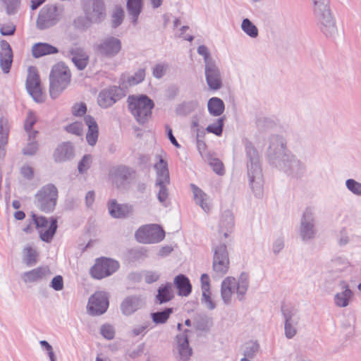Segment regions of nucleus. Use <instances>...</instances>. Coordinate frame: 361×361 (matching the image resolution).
<instances>
[{
	"instance_id": "1",
	"label": "nucleus",
	"mask_w": 361,
	"mask_h": 361,
	"mask_svg": "<svg viewBox=\"0 0 361 361\" xmlns=\"http://www.w3.org/2000/svg\"><path fill=\"white\" fill-rule=\"evenodd\" d=\"M268 157L272 164L293 176H300L305 171V166L300 161L286 152L284 140L280 136L274 135L271 137Z\"/></svg>"
},
{
	"instance_id": "2",
	"label": "nucleus",
	"mask_w": 361,
	"mask_h": 361,
	"mask_svg": "<svg viewBox=\"0 0 361 361\" xmlns=\"http://www.w3.org/2000/svg\"><path fill=\"white\" fill-rule=\"evenodd\" d=\"M250 286L249 276L247 273H241L238 278L225 277L221 283L220 295L224 304L229 305L235 295L239 301H243Z\"/></svg>"
},
{
	"instance_id": "3",
	"label": "nucleus",
	"mask_w": 361,
	"mask_h": 361,
	"mask_svg": "<svg viewBox=\"0 0 361 361\" xmlns=\"http://www.w3.org/2000/svg\"><path fill=\"white\" fill-rule=\"evenodd\" d=\"M71 74L68 66L59 62L55 64L49 74V94L56 99L68 86Z\"/></svg>"
},
{
	"instance_id": "4",
	"label": "nucleus",
	"mask_w": 361,
	"mask_h": 361,
	"mask_svg": "<svg viewBox=\"0 0 361 361\" xmlns=\"http://www.w3.org/2000/svg\"><path fill=\"white\" fill-rule=\"evenodd\" d=\"M32 224L30 223L24 231L31 233L33 228L37 231L39 238L45 243H50L57 229V219L54 217L46 218L36 214L32 215Z\"/></svg>"
},
{
	"instance_id": "5",
	"label": "nucleus",
	"mask_w": 361,
	"mask_h": 361,
	"mask_svg": "<svg viewBox=\"0 0 361 361\" xmlns=\"http://www.w3.org/2000/svg\"><path fill=\"white\" fill-rule=\"evenodd\" d=\"M247 176L250 187L256 196H260L263 191V175L259 155L255 149L247 150Z\"/></svg>"
},
{
	"instance_id": "6",
	"label": "nucleus",
	"mask_w": 361,
	"mask_h": 361,
	"mask_svg": "<svg viewBox=\"0 0 361 361\" xmlns=\"http://www.w3.org/2000/svg\"><path fill=\"white\" fill-rule=\"evenodd\" d=\"M321 32L329 39L338 42L344 38V30L331 11L315 17Z\"/></svg>"
},
{
	"instance_id": "7",
	"label": "nucleus",
	"mask_w": 361,
	"mask_h": 361,
	"mask_svg": "<svg viewBox=\"0 0 361 361\" xmlns=\"http://www.w3.org/2000/svg\"><path fill=\"white\" fill-rule=\"evenodd\" d=\"M212 276L214 279H219L229 271L230 259L225 243L214 241Z\"/></svg>"
},
{
	"instance_id": "8",
	"label": "nucleus",
	"mask_w": 361,
	"mask_h": 361,
	"mask_svg": "<svg viewBox=\"0 0 361 361\" xmlns=\"http://www.w3.org/2000/svg\"><path fill=\"white\" fill-rule=\"evenodd\" d=\"M128 102L132 114L139 123H144L151 115L153 102L146 95L130 96Z\"/></svg>"
},
{
	"instance_id": "9",
	"label": "nucleus",
	"mask_w": 361,
	"mask_h": 361,
	"mask_svg": "<svg viewBox=\"0 0 361 361\" xmlns=\"http://www.w3.org/2000/svg\"><path fill=\"white\" fill-rule=\"evenodd\" d=\"M27 73L25 81L27 92L36 103L44 102L46 99V94L37 68L35 66H29Z\"/></svg>"
},
{
	"instance_id": "10",
	"label": "nucleus",
	"mask_w": 361,
	"mask_h": 361,
	"mask_svg": "<svg viewBox=\"0 0 361 361\" xmlns=\"http://www.w3.org/2000/svg\"><path fill=\"white\" fill-rule=\"evenodd\" d=\"M63 8L55 4L47 5L39 11L36 26L39 30H46L54 26L62 18Z\"/></svg>"
},
{
	"instance_id": "11",
	"label": "nucleus",
	"mask_w": 361,
	"mask_h": 361,
	"mask_svg": "<svg viewBox=\"0 0 361 361\" xmlns=\"http://www.w3.org/2000/svg\"><path fill=\"white\" fill-rule=\"evenodd\" d=\"M57 198L56 187L54 184L49 183L42 187L35 195V204L40 210L49 212L54 209Z\"/></svg>"
},
{
	"instance_id": "12",
	"label": "nucleus",
	"mask_w": 361,
	"mask_h": 361,
	"mask_svg": "<svg viewBox=\"0 0 361 361\" xmlns=\"http://www.w3.org/2000/svg\"><path fill=\"white\" fill-rule=\"evenodd\" d=\"M82 8L88 23L87 27L92 23H99L106 18L103 0H82Z\"/></svg>"
},
{
	"instance_id": "13",
	"label": "nucleus",
	"mask_w": 361,
	"mask_h": 361,
	"mask_svg": "<svg viewBox=\"0 0 361 361\" xmlns=\"http://www.w3.org/2000/svg\"><path fill=\"white\" fill-rule=\"evenodd\" d=\"M156 171V186L159 187L158 200L160 202H164L168 197V191L166 186L170 183L169 172L167 162L161 157H159V161L155 164Z\"/></svg>"
},
{
	"instance_id": "14",
	"label": "nucleus",
	"mask_w": 361,
	"mask_h": 361,
	"mask_svg": "<svg viewBox=\"0 0 361 361\" xmlns=\"http://www.w3.org/2000/svg\"><path fill=\"white\" fill-rule=\"evenodd\" d=\"M118 267L119 264L117 261L110 258L101 257L96 259L90 272L94 279H102L111 276Z\"/></svg>"
},
{
	"instance_id": "15",
	"label": "nucleus",
	"mask_w": 361,
	"mask_h": 361,
	"mask_svg": "<svg viewBox=\"0 0 361 361\" xmlns=\"http://www.w3.org/2000/svg\"><path fill=\"white\" fill-rule=\"evenodd\" d=\"M164 230L157 224L145 225L135 232L136 240L142 243H156L164 238Z\"/></svg>"
},
{
	"instance_id": "16",
	"label": "nucleus",
	"mask_w": 361,
	"mask_h": 361,
	"mask_svg": "<svg viewBox=\"0 0 361 361\" xmlns=\"http://www.w3.org/2000/svg\"><path fill=\"white\" fill-rule=\"evenodd\" d=\"M317 228L314 224V210L312 208L305 209L300 221V236L303 241H310L315 238Z\"/></svg>"
},
{
	"instance_id": "17",
	"label": "nucleus",
	"mask_w": 361,
	"mask_h": 361,
	"mask_svg": "<svg viewBox=\"0 0 361 361\" xmlns=\"http://www.w3.org/2000/svg\"><path fill=\"white\" fill-rule=\"evenodd\" d=\"M94 49L99 55L111 59L121 50V42L115 37L109 36L102 39L95 45Z\"/></svg>"
},
{
	"instance_id": "18",
	"label": "nucleus",
	"mask_w": 361,
	"mask_h": 361,
	"mask_svg": "<svg viewBox=\"0 0 361 361\" xmlns=\"http://www.w3.org/2000/svg\"><path fill=\"white\" fill-rule=\"evenodd\" d=\"M108 307L109 298L107 293L103 291H97L90 297L87 310L90 315L98 316L106 312Z\"/></svg>"
},
{
	"instance_id": "19",
	"label": "nucleus",
	"mask_w": 361,
	"mask_h": 361,
	"mask_svg": "<svg viewBox=\"0 0 361 361\" xmlns=\"http://www.w3.org/2000/svg\"><path fill=\"white\" fill-rule=\"evenodd\" d=\"M188 331L178 334L176 337L173 353L177 361H188L192 354L188 343Z\"/></svg>"
},
{
	"instance_id": "20",
	"label": "nucleus",
	"mask_w": 361,
	"mask_h": 361,
	"mask_svg": "<svg viewBox=\"0 0 361 361\" xmlns=\"http://www.w3.org/2000/svg\"><path fill=\"white\" fill-rule=\"evenodd\" d=\"M145 305V298L142 295H132L126 297L120 305L121 313L130 316L142 308Z\"/></svg>"
},
{
	"instance_id": "21",
	"label": "nucleus",
	"mask_w": 361,
	"mask_h": 361,
	"mask_svg": "<svg viewBox=\"0 0 361 361\" xmlns=\"http://www.w3.org/2000/svg\"><path fill=\"white\" fill-rule=\"evenodd\" d=\"M123 97L122 90L115 86L103 90L98 95L97 103L102 108L111 106Z\"/></svg>"
},
{
	"instance_id": "22",
	"label": "nucleus",
	"mask_w": 361,
	"mask_h": 361,
	"mask_svg": "<svg viewBox=\"0 0 361 361\" xmlns=\"http://www.w3.org/2000/svg\"><path fill=\"white\" fill-rule=\"evenodd\" d=\"M207 84L212 90H219L223 87L221 73L217 64L204 68Z\"/></svg>"
},
{
	"instance_id": "23",
	"label": "nucleus",
	"mask_w": 361,
	"mask_h": 361,
	"mask_svg": "<svg viewBox=\"0 0 361 361\" xmlns=\"http://www.w3.org/2000/svg\"><path fill=\"white\" fill-rule=\"evenodd\" d=\"M338 285L341 290L334 295V303L338 307H346L350 304L353 298V293L346 281H340Z\"/></svg>"
},
{
	"instance_id": "24",
	"label": "nucleus",
	"mask_w": 361,
	"mask_h": 361,
	"mask_svg": "<svg viewBox=\"0 0 361 361\" xmlns=\"http://www.w3.org/2000/svg\"><path fill=\"white\" fill-rule=\"evenodd\" d=\"M285 336L288 339L293 338L298 333L299 317L294 312H283Z\"/></svg>"
},
{
	"instance_id": "25",
	"label": "nucleus",
	"mask_w": 361,
	"mask_h": 361,
	"mask_svg": "<svg viewBox=\"0 0 361 361\" xmlns=\"http://www.w3.org/2000/svg\"><path fill=\"white\" fill-rule=\"evenodd\" d=\"M74 157V148L71 142H63L57 146L53 153L56 162L62 163L71 160Z\"/></svg>"
},
{
	"instance_id": "26",
	"label": "nucleus",
	"mask_w": 361,
	"mask_h": 361,
	"mask_svg": "<svg viewBox=\"0 0 361 361\" xmlns=\"http://www.w3.org/2000/svg\"><path fill=\"white\" fill-rule=\"evenodd\" d=\"M0 66L4 73H8L13 61V52L9 44L5 41L0 42Z\"/></svg>"
},
{
	"instance_id": "27",
	"label": "nucleus",
	"mask_w": 361,
	"mask_h": 361,
	"mask_svg": "<svg viewBox=\"0 0 361 361\" xmlns=\"http://www.w3.org/2000/svg\"><path fill=\"white\" fill-rule=\"evenodd\" d=\"M71 60L78 70H84L89 63V56L84 49L72 48L70 51Z\"/></svg>"
},
{
	"instance_id": "28",
	"label": "nucleus",
	"mask_w": 361,
	"mask_h": 361,
	"mask_svg": "<svg viewBox=\"0 0 361 361\" xmlns=\"http://www.w3.org/2000/svg\"><path fill=\"white\" fill-rule=\"evenodd\" d=\"M109 212L114 218H124L133 213V207L130 204H120L115 200H112L109 204Z\"/></svg>"
},
{
	"instance_id": "29",
	"label": "nucleus",
	"mask_w": 361,
	"mask_h": 361,
	"mask_svg": "<svg viewBox=\"0 0 361 361\" xmlns=\"http://www.w3.org/2000/svg\"><path fill=\"white\" fill-rule=\"evenodd\" d=\"M31 52L33 57L39 58L46 55L57 54L59 49L49 43L38 42L32 46Z\"/></svg>"
},
{
	"instance_id": "30",
	"label": "nucleus",
	"mask_w": 361,
	"mask_h": 361,
	"mask_svg": "<svg viewBox=\"0 0 361 361\" xmlns=\"http://www.w3.org/2000/svg\"><path fill=\"white\" fill-rule=\"evenodd\" d=\"M51 274L52 273L49 267H39L32 271L25 273L24 281L34 282L38 280H42L48 278Z\"/></svg>"
},
{
	"instance_id": "31",
	"label": "nucleus",
	"mask_w": 361,
	"mask_h": 361,
	"mask_svg": "<svg viewBox=\"0 0 361 361\" xmlns=\"http://www.w3.org/2000/svg\"><path fill=\"white\" fill-rule=\"evenodd\" d=\"M233 226V215L230 211H226L222 214L219 221L218 228L219 238H221V235L224 238H227Z\"/></svg>"
},
{
	"instance_id": "32",
	"label": "nucleus",
	"mask_w": 361,
	"mask_h": 361,
	"mask_svg": "<svg viewBox=\"0 0 361 361\" xmlns=\"http://www.w3.org/2000/svg\"><path fill=\"white\" fill-rule=\"evenodd\" d=\"M39 133L37 130H28L27 138L24 143V155H34L38 150L39 143L37 139Z\"/></svg>"
},
{
	"instance_id": "33",
	"label": "nucleus",
	"mask_w": 361,
	"mask_h": 361,
	"mask_svg": "<svg viewBox=\"0 0 361 361\" xmlns=\"http://www.w3.org/2000/svg\"><path fill=\"white\" fill-rule=\"evenodd\" d=\"M85 121L88 127V131L86 135L87 141L90 145L94 146L98 138V126L94 119L90 116H85Z\"/></svg>"
},
{
	"instance_id": "34",
	"label": "nucleus",
	"mask_w": 361,
	"mask_h": 361,
	"mask_svg": "<svg viewBox=\"0 0 361 361\" xmlns=\"http://www.w3.org/2000/svg\"><path fill=\"white\" fill-rule=\"evenodd\" d=\"M190 187L195 202L199 204L204 212H209L211 209V204L207 195L194 184H191Z\"/></svg>"
},
{
	"instance_id": "35",
	"label": "nucleus",
	"mask_w": 361,
	"mask_h": 361,
	"mask_svg": "<svg viewBox=\"0 0 361 361\" xmlns=\"http://www.w3.org/2000/svg\"><path fill=\"white\" fill-rule=\"evenodd\" d=\"M173 283L178 290V295L187 297L192 290V286L187 276L183 274H179L174 278Z\"/></svg>"
},
{
	"instance_id": "36",
	"label": "nucleus",
	"mask_w": 361,
	"mask_h": 361,
	"mask_svg": "<svg viewBox=\"0 0 361 361\" xmlns=\"http://www.w3.org/2000/svg\"><path fill=\"white\" fill-rule=\"evenodd\" d=\"M174 297V292L173 285L171 283L161 284L158 290L156 295V299L159 304H163L169 302Z\"/></svg>"
},
{
	"instance_id": "37",
	"label": "nucleus",
	"mask_w": 361,
	"mask_h": 361,
	"mask_svg": "<svg viewBox=\"0 0 361 361\" xmlns=\"http://www.w3.org/2000/svg\"><path fill=\"white\" fill-rule=\"evenodd\" d=\"M143 6V0H128L127 10L131 18L132 23L136 25L140 13L142 11Z\"/></svg>"
},
{
	"instance_id": "38",
	"label": "nucleus",
	"mask_w": 361,
	"mask_h": 361,
	"mask_svg": "<svg viewBox=\"0 0 361 361\" xmlns=\"http://www.w3.org/2000/svg\"><path fill=\"white\" fill-rule=\"evenodd\" d=\"M39 252L36 246L27 245L24 248V262L30 266L35 265L38 261Z\"/></svg>"
},
{
	"instance_id": "39",
	"label": "nucleus",
	"mask_w": 361,
	"mask_h": 361,
	"mask_svg": "<svg viewBox=\"0 0 361 361\" xmlns=\"http://www.w3.org/2000/svg\"><path fill=\"white\" fill-rule=\"evenodd\" d=\"M130 174V169L123 165L113 166L109 170L110 177L115 180H126Z\"/></svg>"
},
{
	"instance_id": "40",
	"label": "nucleus",
	"mask_w": 361,
	"mask_h": 361,
	"mask_svg": "<svg viewBox=\"0 0 361 361\" xmlns=\"http://www.w3.org/2000/svg\"><path fill=\"white\" fill-rule=\"evenodd\" d=\"M207 108L210 114L219 116L224 111V103L218 97H212L208 101Z\"/></svg>"
},
{
	"instance_id": "41",
	"label": "nucleus",
	"mask_w": 361,
	"mask_h": 361,
	"mask_svg": "<svg viewBox=\"0 0 361 361\" xmlns=\"http://www.w3.org/2000/svg\"><path fill=\"white\" fill-rule=\"evenodd\" d=\"M312 3L314 17L331 11L329 0H312Z\"/></svg>"
},
{
	"instance_id": "42",
	"label": "nucleus",
	"mask_w": 361,
	"mask_h": 361,
	"mask_svg": "<svg viewBox=\"0 0 361 361\" xmlns=\"http://www.w3.org/2000/svg\"><path fill=\"white\" fill-rule=\"evenodd\" d=\"M242 31L250 38H257L259 35V30L257 26L248 18H244L241 23Z\"/></svg>"
},
{
	"instance_id": "43",
	"label": "nucleus",
	"mask_w": 361,
	"mask_h": 361,
	"mask_svg": "<svg viewBox=\"0 0 361 361\" xmlns=\"http://www.w3.org/2000/svg\"><path fill=\"white\" fill-rule=\"evenodd\" d=\"M173 312L172 308H166L164 311L151 313L152 322L156 324H164Z\"/></svg>"
},
{
	"instance_id": "44",
	"label": "nucleus",
	"mask_w": 361,
	"mask_h": 361,
	"mask_svg": "<svg viewBox=\"0 0 361 361\" xmlns=\"http://www.w3.org/2000/svg\"><path fill=\"white\" fill-rule=\"evenodd\" d=\"M197 54L203 57L204 68L216 64L215 60L212 58L209 49L205 45H200L197 49Z\"/></svg>"
},
{
	"instance_id": "45",
	"label": "nucleus",
	"mask_w": 361,
	"mask_h": 361,
	"mask_svg": "<svg viewBox=\"0 0 361 361\" xmlns=\"http://www.w3.org/2000/svg\"><path fill=\"white\" fill-rule=\"evenodd\" d=\"M150 326V322L148 321L143 322L139 324L135 325L130 330V335L133 337L144 336L148 328Z\"/></svg>"
},
{
	"instance_id": "46",
	"label": "nucleus",
	"mask_w": 361,
	"mask_h": 361,
	"mask_svg": "<svg viewBox=\"0 0 361 361\" xmlns=\"http://www.w3.org/2000/svg\"><path fill=\"white\" fill-rule=\"evenodd\" d=\"M8 122L5 118L0 119V149L7 143Z\"/></svg>"
},
{
	"instance_id": "47",
	"label": "nucleus",
	"mask_w": 361,
	"mask_h": 361,
	"mask_svg": "<svg viewBox=\"0 0 361 361\" xmlns=\"http://www.w3.org/2000/svg\"><path fill=\"white\" fill-rule=\"evenodd\" d=\"M223 126H224V118H219L216 119V121L214 123L209 124L207 127L206 130L208 133H214L216 135L219 136V135H221L222 133Z\"/></svg>"
},
{
	"instance_id": "48",
	"label": "nucleus",
	"mask_w": 361,
	"mask_h": 361,
	"mask_svg": "<svg viewBox=\"0 0 361 361\" xmlns=\"http://www.w3.org/2000/svg\"><path fill=\"white\" fill-rule=\"evenodd\" d=\"M201 303L209 310L215 309L216 302L212 298L211 291L202 293Z\"/></svg>"
},
{
	"instance_id": "49",
	"label": "nucleus",
	"mask_w": 361,
	"mask_h": 361,
	"mask_svg": "<svg viewBox=\"0 0 361 361\" xmlns=\"http://www.w3.org/2000/svg\"><path fill=\"white\" fill-rule=\"evenodd\" d=\"M92 162V157L90 154H85L78 163V172L81 174L85 173L90 168Z\"/></svg>"
},
{
	"instance_id": "50",
	"label": "nucleus",
	"mask_w": 361,
	"mask_h": 361,
	"mask_svg": "<svg viewBox=\"0 0 361 361\" xmlns=\"http://www.w3.org/2000/svg\"><path fill=\"white\" fill-rule=\"evenodd\" d=\"M346 188L354 195L361 196V183L354 179H348L345 181Z\"/></svg>"
},
{
	"instance_id": "51",
	"label": "nucleus",
	"mask_w": 361,
	"mask_h": 361,
	"mask_svg": "<svg viewBox=\"0 0 361 361\" xmlns=\"http://www.w3.org/2000/svg\"><path fill=\"white\" fill-rule=\"evenodd\" d=\"M259 350V344L256 341H249L245 343L244 355L252 357Z\"/></svg>"
},
{
	"instance_id": "52",
	"label": "nucleus",
	"mask_w": 361,
	"mask_h": 361,
	"mask_svg": "<svg viewBox=\"0 0 361 361\" xmlns=\"http://www.w3.org/2000/svg\"><path fill=\"white\" fill-rule=\"evenodd\" d=\"M124 18V12L121 8H116L112 13V26L116 27L121 24Z\"/></svg>"
},
{
	"instance_id": "53",
	"label": "nucleus",
	"mask_w": 361,
	"mask_h": 361,
	"mask_svg": "<svg viewBox=\"0 0 361 361\" xmlns=\"http://www.w3.org/2000/svg\"><path fill=\"white\" fill-rule=\"evenodd\" d=\"M67 132L75 135H81L83 132V125L80 122H74L66 127Z\"/></svg>"
},
{
	"instance_id": "54",
	"label": "nucleus",
	"mask_w": 361,
	"mask_h": 361,
	"mask_svg": "<svg viewBox=\"0 0 361 361\" xmlns=\"http://www.w3.org/2000/svg\"><path fill=\"white\" fill-rule=\"evenodd\" d=\"M168 68L169 66L167 63H158L153 68V75L156 78H161L166 74Z\"/></svg>"
},
{
	"instance_id": "55",
	"label": "nucleus",
	"mask_w": 361,
	"mask_h": 361,
	"mask_svg": "<svg viewBox=\"0 0 361 361\" xmlns=\"http://www.w3.org/2000/svg\"><path fill=\"white\" fill-rule=\"evenodd\" d=\"M86 111L87 106L83 102L75 103L71 108L72 114L75 116H82Z\"/></svg>"
},
{
	"instance_id": "56",
	"label": "nucleus",
	"mask_w": 361,
	"mask_h": 361,
	"mask_svg": "<svg viewBox=\"0 0 361 361\" xmlns=\"http://www.w3.org/2000/svg\"><path fill=\"white\" fill-rule=\"evenodd\" d=\"M6 6V11L8 14L14 13L19 7L20 0H1Z\"/></svg>"
},
{
	"instance_id": "57",
	"label": "nucleus",
	"mask_w": 361,
	"mask_h": 361,
	"mask_svg": "<svg viewBox=\"0 0 361 361\" xmlns=\"http://www.w3.org/2000/svg\"><path fill=\"white\" fill-rule=\"evenodd\" d=\"M197 106V103L195 102H190L183 104L178 108V112L183 114H188L193 111Z\"/></svg>"
},
{
	"instance_id": "58",
	"label": "nucleus",
	"mask_w": 361,
	"mask_h": 361,
	"mask_svg": "<svg viewBox=\"0 0 361 361\" xmlns=\"http://www.w3.org/2000/svg\"><path fill=\"white\" fill-rule=\"evenodd\" d=\"M101 334L106 339H113L115 335V331L112 326L109 324L103 325L100 329Z\"/></svg>"
},
{
	"instance_id": "59",
	"label": "nucleus",
	"mask_w": 361,
	"mask_h": 361,
	"mask_svg": "<svg viewBox=\"0 0 361 361\" xmlns=\"http://www.w3.org/2000/svg\"><path fill=\"white\" fill-rule=\"evenodd\" d=\"M209 165L217 174L222 175L224 173L223 164L219 159L216 158L211 159L209 160Z\"/></svg>"
},
{
	"instance_id": "60",
	"label": "nucleus",
	"mask_w": 361,
	"mask_h": 361,
	"mask_svg": "<svg viewBox=\"0 0 361 361\" xmlns=\"http://www.w3.org/2000/svg\"><path fill=\"white\" fill-rule=\"evenodd\" d=\"M160 274L156 271H146L144 272L145 281L147 283H152L159 280Z\"/></svg>"
},
{
	"instance_id": "61",
	"label": "nucleus",
	"mask_w": 361,
	"mask_h": 361,
	"mask_svg": "<svg viewBox=\"0 0 361 361\" xmlns=\"http://www.w3.org/2000/svg\"><path fill=\"white\" fill-rule=\"evenodd\" d=\"M37 120V118L34 112L29 111L27 113L25 124L24 125V128L26 132H28V130H32V127L36 123Z\"/></svg>"
},
{
	"instance_id": "62",
	"label": "nucleus",
	"mask_w": 361,
	"mask_h": 361,
	"mask_svg": "<svg viewBox=\"0 0 361 361\" xmlns=\"http://www.w3.org/2000/svg\"><path fill=\"white\" fill-rule=\"evenodd\" d=\"M15 30H16V27L15 25L9 22V23H6L5 24H3L1 27H0V32L2 35H12L14 34L15 32Z\"/></svg>"
},
{
	"instance_id": "63",
	"label": "nucleus",
	"mask_w": 361,
	"mask_h": 361,
	"mask_svg": "<svg viewBox=\"0 0 361 361\" xmlns=\"http://www.w3.org/2000/svg\"><path fill=\"white\" fill-rule=\"evenodd\" d=\"M337 241L340 246H345L350 242V237L345 228H342L340 231Z\"/></svg>"
},
{
	"instance_id": "64",
	"label": "nucleus",
	"mask_w": 361,
	"mask_h": 361,
	"mask_svg": "<svg viewBox=\"0 0 361 361\" xmlns=\"http://www.w3.org/2000/svg\"><path fill=\"white\" fill-rule=\"evenodd\" d=\"M50 286L56 291H59L63 290V280L61 276H54L51 281Z\"/></svg>"
}]
</instances>
